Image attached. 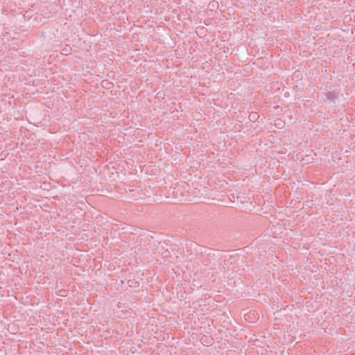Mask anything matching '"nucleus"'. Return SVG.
<instances>
[{"label":"nucleus","instance_id":"obj_3","mask_svg":"<svg viewBox=\"0 0 355 355\" xmlns=\"http://www.w3.org/2000/svg\"><path fill=\"white\" fill-rule=\"evenodd\" d=\"M276 125H278V127H280L282 124L281 122H279V123H276Z\"/></svg>","mask_w":355,"mask_h":355},{"label":"nucleus","instance_id":"obj_1","mask_svg":"<svg viewBox=\"0 0 355 355\" xmlns=\"http://www.w3.org/2000/svg\"><path fill=\"white\" fill-rule=\"evenodd\" d=\"M336 94L334 93V92H328L327 94V98L329 99V100H334L335 98H336Z\"/></svg>","mask_w":355,"mask_h":355},{"label":"nucleus","instance_id":"obj_2","mask_svg":"<svg viewBox=\"0 0 355 355\" xmlns=\"http://www.w3.org/2000/svg\"><path fill=\"white\" fill-rule=\"evenodd\" d=\"M250 116H251L252 119H254V118H255V116H256V114H252L250 115Z\"/></svg>","mask_w":355,"mask_h":355}]
</instances>
